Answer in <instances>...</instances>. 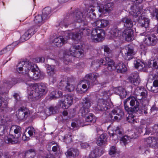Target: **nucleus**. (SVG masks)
I'll return each mask as SVG.
<instances>
[{"instance_id":"nucleus-1","label":"nucleus","mask_w":158,"mask_h":158,"mask_svg":"<svg viewBox=\"0 0 158 158\" xmlns=\"http://www.w3.org/2000/svg\"><path fill=\"white\" fill-rule=\"evenodd\" d=\"M73 32H66L64 35L55 38L52 44L54 46L60 47L67 42L69 39L78 42L83 35L90 36L92 41L95 42H99L104 39L105 33L103 30L100 28H94L92 31L87 28H76Z\"/></svg>"},{"instance_id":"nucleus-2","label":"nucleus","mask_w":158,"mask_h":158,"mask_svg":"<svg viewBox=\"0 0 158 158\" xmlns=\"http://www.w3.org/2000/svg\"><path fill=\"white\" fill-rule=\"evenodd\" d=\"M94 11V9L91 7L84 10L83 12L80 10H76L70 14L68 18L67 16L64 20L61 21L59 26L62 28L66 27L69 24L75 22L81 23L82 25H86L87 24L86 19L92 21L95 19L96 15Z\"/></svg>"},{"instance_id":"nucleus-3","label":"nucleus","mask_w":158,"mask_h":158,"mask_svg":"<svg viewBox=\"0 0 158 158\" xmlns=\"http://www.w3.org/2000/svg\"><path fill=\"white\" fill-rule=\"evenodd\" d=\"M36 65L28 61L19 62L16 67L17 70L19 73L25 74L28 81L36 80L39 78L40 73L35 70Z\"/></svg>"},{"instance_id":"nucleus-4","label":"nucleus","mask_w":158,"mask_h":158,"mask_svg":"<svg viewBox=\"0 0 158 158\" xmlns=\"http://www.w3.org/2000/svg\"><path fill=\"white\" fill-rule=\"evenodd\" d=\"M47 91L45 83L31 84L29 85L27 89L28 99L31 102L35 101L39 97L46 94Z\"/></svg>"},{"instance_id":"nucleus-5","label":"nucleus","mask_w":158,"mask_h":158,"mask_svg":"<svg viewBox=\"0 0 158 158\" xmlns=\"http://www.w3.org/2000/svg\"><path fill=\"white\" fill-rule=\"evenodd\" d=\"M42 15H38L35 16L34 22L35 25L28 29L20 37V41L23 42L28 40L36 32L39 28L47 19H44Z\"/></svg>"},{"instance_id":"nucleus-6","label":"nucleus","mask_w":158,"mask_h":158,"mask_svg":"<svg viewBox=\"0 0 158 158\" xmlns=\"http://www.w3.org/2000/svg\"><path fill=\"white\" fill-rule=\"evenodd\" d=\"M111 95L110 90L104 91L100 94L101 98L98 99L97 105L94 106L95 109L97 111L106 110L110 107V104L106 99Z\"/></svg>"},{"instance_id":"nucleus-7","label":"nucleus","mask_w":158,"mask_h":158,"mask_svg":"<svg viewBox=\"0 0 158 158\" xmlns=\"http://www.w3.org/2000/svg\"><path fill=\"white\" fill-rule=\"evenodd\" d=\"M84 51L82 49V46L79 45H76L71 47L70 49L68 55H64L63 58V61L66 64H68L71 62L70 59V56H71L77 58L79 57L82 55H83Z\"/></svg>"},{"instance_id":"nucleus-8","label":"nucleus","mask_w":158,"mask_h":158,"mask_svg":"<svg viewBox=\"0 0 158 158\" xmlns=\"http://www.w3.org/2000/svg\"><path fill=\"white\" fill-rule=\"evenodd\" d=\"M139 103L137 99L129 97L124 101V105L125 110L129 112L135 113L139 110Z\"/></svg>"},{"instance_id":"nucleus-9","label":"nucleus","mask_w":158,"mask_h":158,"mask_svg":"<svg viewBox=\"0 0 158 158\" xmlns=\"http://www.w3.org/2000/svg\"><path fill=\"white\" fill-rule=\"evenodd\" d=\"M124 115V113L120 107H117L110 112L107 116L110 121L119 120Z\"/></svg>"},{"instance_id":"nucleus-10","label":"nucleus","mask_w":158,"mask_h":158,"mask_svg":"<svg viewBox=\"0 0 158 158\" xmlns=\"http://www.w3.org/2000/svg\"><path fill=\"white\" fill-rule=\"evenodd\" d=\"M120 52L123 57L127 60L132 59V56L135 54L133 47L131 45H128L125 48L122 49Z\"/></svg>"},{"instance_id":"nucleus-11","label":"nucleus","mask_w":158,"mask_h":158,"mask_svg":"<svg viewBox=\"0 0 158 158\" xmlns=\"http://www.w3.org/2000/svg\"><path fill=\"white\" fill-rule=\"evenodd\" d=\"M83 101L82 106L79 110V113L82 116H85L90 111L89 108L91 106L92 102L87 98L83 99Z\"/></svg>"},{"instance_id":"nucleus-12","label":"nucleus","mask_w":158,"mask_h":158,"mask_svg":"<svg viewBox=\"0 0 158 158\" xmlns=\"http://www.w3.org/2000/svg\"><path fill=\"white\" fill-rule=\"evenodd\" d=\"M106 62L104 64L105 65L104 69L102 71L103 73L105 74H107L108 72L106 69L110 71H112L115 70L116 64L113 60L110 59L108 57H106Z\"/></svg>"},{"instance_id":"nucleus-13","label":"nucleus","mask_w":158,"mask_h":158,"mask_svg":"<svg viewBox=\"0 0 158 158\" xmlns=\"http://www.w3.org/2000/svg\"><path fill=\"white\" fill-rule=\"evenodd\" d=\"M29 113V110L26 107H20L16 111V115L18 119L19 120L25 119L28 116Z\"/></svg>"},{"instance_id":"nucleus-14","label":"nucleus","mask_w":158,"mask_h":158,"mask_svg":"<svg viewBox=\"0 0 158 158\" xmlns=\"http://www.w3.org/2000/svg\"><path fill=\"white\" fill-rule=\"evenodd\" d=\"M157 41V38L155 35L150 34L146 36L144 42L147 45L154 46L156 44Z\"/></svg>"},{"instance_id":"nucleus-15","label":"nucleus","mask_w":158,"mask_h":158,"mask_svg":"<svg viewBox=\"0 0 158 158\" xmlns=\"http://www.w3.org/2000/svg\"><path fill=\"white\" fill-rule=\"evenodd\" d=\"M65 81L61 80L58 83V85L60 87L59 88L61 89H63L65 85H67L65 87L66 90L69 92L73 91L75 89L74 85L69 83L68 81H67L66 78H65Z\"/></svg>"},{"instance_id":"nucleus-16","label":"nucleus","mask_w":158,"mask_h":158,"mask_svg":"<svg viewBox=\"0 0 158 158\" xmlns=\"http://www.w3.org/2000/svg\"><path fill=\"white\" fill-rule=\"evenodd\" d=\"M73 95L68 94L64 101H60V106L64 109L68 108L73 103Z\"/></svg>"},{"instance_id":"nucleus-17","label":"nucleus","mask_w":158,"mask_h":158,"mask_svg":"<svg viewBox=\"0 0 158 158\" xmlns=\"http://www.w3.org/2000/svg\"><path fill=\"white\" fill-rule=\"evenodd\" d=\"M104 153L103 150L100 148H96L91 152L89 156L85 158H97L101 156Z\"/></svg>"},{"instance_id":"nucleus-18","label":"nucleus","mask_w":158,"mask_h":158,"mask_svg":"<svg viewBox=\"0 0 158 158\" xmlns=\"http://www.w3.org/2000/svg\"><path fill=\"white\" fill-rule=\"evenodd\" d=\"M128 80L132 84L135 86L138 85L140 82L139 74L137 72L132 73L128 77Z\"/></svg>"},{"instance_id":"nucleus-19","label":"nucleus","mask_w":158,"mask_h":158,"mask_svg":"<svg viewBox=\"0 0 158 158\" xmlns=\"http://www.w3.org/2000/svg\"><path fill=\"white\" fill-rule=\"evenodd\" d=\"M149 77L152 80H154L153 83V86L151 87V90L154 92H156L154 88L158 87V74L150 72Z\"/></svg>"},{"instance_id":"nucleus-20","label":"nucleus","mask_w":158,"mask_h":158,"mask_svg":"<svg viewBox=\"0 0 158 158\" xmlns=\"http://www.w3.org/2000/svg\"><path fill=\"white\" fill-rule=\"evenodd\" d=\"M114 7V4L113 2L108 3L104 6L100 7L98 11L102 13H105V12H110L113 10Z\"/></svg>"},{"instance_id":"nucleus-21","label":"nucleus","mask_w":158,"mask_h":158,"mask_svg":"<svg viewBox=\"0 0 158 158\" xmlns=\"http://www.w3.org/2000/svg\"><path fill=\"white\" fill-rule=\"evenodd\" d=\"M122 35L125 38L126 40H132L134 36L133 31L131 28L125 29L123 31Z\"/></svg>"},{"instance_id":"nucleus-22","label":"nucleus","mask_w":158,"mask_h":158,"mask_svg":"<svg viewBox=\"0 0 158 158\" xmlns=\"http://www.w3.org/2000/svg\"><path fill=\"white\" fill-rule=\"evenodd\" d=\"M35 131L32 127H29L26 130L23 136L22 139L24 141H27L29 139V137L32 136L35 134Z\"/></svg>"},{"instance_id":"nucleus-23","label":"nucleus","mask_w":158,"mask_h":158,"mask_svg":"<svg viewBox=\"0 0 158 158\" xmlns=\"http://www.w3.org/2000/svg\"><path fill=\"white\" fill-rule=\"evenodd\" d=\"M56 72V70L53 65L51 66L48 64L47 65V72L48 75L50 76V81L52 82H54L56 81V78L53 77Z\"/></svg>"},{"instance_id":"nucleus-24","label":"nucleus","mask_w":158,"mask_h":158,"mask_svg":"<svg viewBox=\"0 0 158 158\" xmlns=\"http://www.w3.org/2000/svg\"><path fill=\"white\" fill-rule=\"evenodd\" d=\"M99 76L98 74L92 73L86 74L85 77L86 79L89 80L90 82L94 83L93 84H94L97 83V79Z\"/></svg>"},{"instance_id":"nucleus-25","label":"nucleus","mask_w":158,"mask_h":158,"mask_svg":"<svg viewBox=\"0 0 158 158\" xmlns=\"http://www.w3.org/2000/svg\"><path fill=\"white\" fill-rule=\"evenodd\" d=\"M85 83H86L88 85V88L89 87V82L87 80H83L79 82L80 84H82V88L83 89L81 88L80 89H79L78 88L76 89L79 92V93L81 94H82L84 93L85 92L87 91L88 89V88L87 87V85Z\"/></svg>"},{"instance_id":"nucleus-26","label":"nucleus","mask_w":158,"mask_h":158,"mask_svg":"<svg viewBox=\"0 0 158 158\" xmlns=\"http://www.w3.org/2000/svg\"><path fill=\"white\" fill-rule=\"evenodd\" d=\"M121 22L123 23L124 26L128 28H131L133 26V23L130 18L125 17L121 19Z\"/></svg>"},{"instance_id":"nucleus-27","label":"nucleus","mask_w":158,"mask_h":158,"mask_svg":"<svg viewBox=\"0 0 158 158\" xmlns=\"http://www.w3.org/2000/svg\"><path fill=\"white\" fill-rule=\"evenodd\" d=\"M123 31L121 29L117 28L112 29L110 31V33L111 35V37L113 38H119L122 35Z\"/></svg>"},{"instance_id":"nucleus-28","label":"nucleus","mask_w":158,"mask_h":158,"mask_svg":"<svg viewBox=\"0 0 158 158\" xmlns=\"http://www.w3.org/2000/svg\"><path fill=\"white\" fill-rule=\"evenodd\" d=\"M114 93L118 94L122 98L126 97L127 93L126 90L121 87H116L114 88Z\"/></svg>"},{"instance_id":"nucleus-29","label":"nucleus","mask_w":158,"mask_h":158,"mask_svg":"<svg viewBox=\"0 0 158 158\" xmlns=\"http://www.w3.org/2000/svg\"><path fill=\"white\" fill-rule=\"evenodd\" d=\"M116 69L118 73H123L127 70L126 65L122 62H119L116 64L115 66Z\"/></svg>"},{"instance_id":"nucleus-30","label":"nucleus","mask_w":158,"mask_h":158,"mask_svg":"<svg viewBox=\"0 0 158 158\" xmlns=\"http://www.w3.org/2000/svg\"><path fill=\"white\" fill-rule=\"evenodd\" d=\"M151 133H152L151 135H152L153 133L154 134H156V135H158V125H155L153 127L146 128V132L144 135H149Z\"/></svg>"},{"instance_id":"nucleus-31","label":"nucleus","mask_w":158,"mask_h":158,"mask_svg":"<svg viewBox=\"0 0 158 158\" xmlns=\"http://www.w3.org/2000/svg\"><path fill=\"white\" fill-rule=\"evenodd\" d=\"M109 23V21L107 20L99 19L96 21L95 24L98 27L104 28L107 26Z\"/></svg>"},{"instance_id":"nucleus-32","label":"nucleus","mask_w":158,"mask_h":158,"mask_svg":"<svg viewBox=\"0 0 158 158\" xmlns=\"http://www.w3.org/2000/svg\"><path fill=\"white\" fill-rule=\"evenodd\" d=\"M139 22L142 27H144L146 28L149 26L150 20L147 18L141 17V19H139Z\"/></svg>"},{"instance_id":"nucleus-33","label":"nucleus","mask_w":158,"mask_h":158,"mask_svg":"<svg viewBox=\"0 0 158 158\" xmlns=\"http://www.w3.org/2000/svg\"><path fill=\"white\" fill-rule=\"evenodd\" d=\"M105 60L103 59H101L100 60H97L93 61L91 63V66L94 69H97L100 65H102Z\"/></svg>"},{"instance_id":"nucleus-34","label":"nucleus","mask_w":158,"mask_h":158,"mask_svg":"<svg viewBox=\"0 0 158 158\" xmlns=\"http://www.w3.org/2000/svg\"><path fill=\"white\" fill-rule=\"evenodd\" d=\"M107 138L104 134H102L98 138L97 141V144L101 146L105 143L106 141Z\"/></svg>"},{"instance_id":"nucleus-35","label":"nucleus","mask_w":158,"mask_h":158,"mask_svg":"<svg viewBox=\"0 0 158 158\" xmlns=\"http://www.w3.org/2000/svg\"><path fill=\"white\" fill-rule=\"evenodd\" d=\"M51 12V8L49 7H47L44 8L43 10L42 15L44 17V19H48L50 16Z\"/></svg>"},{"instance_id":"nucleus-36","label":"nucleus","mask_w":158,"mask_h":158,"mask_svg":"<svg viewBox=\"0 0 158 158\" xmlns=\"http://www.w3.org/2000/svg\"><path fill=\"white\" fill-rule=\"evenodd\" d=\"M12 128V127L9 130V128L8 127H5L2 124H0V136L6 133L8 134V131L11 132V131H13Z\"/></svg>"},{"instance_id":"nucleus-37","label":"nucleus","mask_w":158,"mask_h":158,"mask_svg":"<svg viewBox=\"0 0 158 158\" xmlns=\"http://www.w3.org/2000/svg\"><path fill=\"white\" fill-rule=\"evenodd\" d=\"M135 66L139 70H141L145 67V64L139 60H138L134 62Z\"/></svg>"},{"instance_id":"nucleus-38","label":"nucleus","mask_w":158,"mask_h":158,"mask_svg":"<svg viewBox=\"0 0 158 158\" xmlns=\"http://www.w3.org/2000/svg\"><path fill=\"white\" fill-rule=\"evenodd\" d=\"M13 45L10 44L7 46L5 48L0 51V55L6 53V52H9L10 53L13 50Z\"/></svg>"},{"instance_id":"nucleus-39","label":"nucleus","mask_w":158,"mask_h":158,"mask_svg":"<svg viewBox=\"0 0 158 158\" xmlns=\"http://www.w3.org/2000/svg\"><path fill=\"white\" fill-rule=\"evenodd\" d=\"M35 155V152L34 149H31L27 151L25 153V158H33Z\"/></svg>"},{"instance_id":"nucleus-40","label":"nucleus","mask_w":158,"mask_h":158,"mask_svg":"<svg viewBox=\"0 0 158 158\" xmlns=\"http://www.w3.org/2000/svg\"><path fill=\"white\" fill-rule=\"evenodd\" d=\"M15 138V137L13 135H10V133L9 135L7 136H6L4 138L5 142L7 143H13L14 141L13 139Z\"/></svg>"},{"instance_id":"nucleus-41","label":"nucleus","mask_w":158,"mask_h":158,"mask_svg":"<svg viewBox=\"0 0 158 158\" xmlns=\"http://www.w3.org/2000/svg\"><path fill=\"white\" fill-rule=\"evenodd\" d=\"M134 8L135 6H131L130 13L133 16L136 17L139 15V14L141 13V12L140 10H134Z\"/></svg>"},{"instance_id":"nucleus-42","label":"nucleus","mask_w":158,"mask_h":158,"mask_svg":"<svg viewBox=\"0 0 158 158\" xmlns=\"http://www.w3.org/2000/svg\"><path fill=\"white\" fill-rule=\"evenodd\" d=\"M152 66L153 70V72H152L153 73H155L154 72H156L158 74V59H154L153 61Z\"/></svg>"},{"instance_id":"nucleus-43","label":"nucleus","mask_w":158,"mask_h":158,"mask_svg":"<svg viewBox=\"0 0 158 158\" xmlns=\"http://www.w3.org/2000/svg\"><path fill=\"white\" fill-rule=\"evenodd\" d=\"M11 80V81L5 80H4L3 83L4 84H7V85L9 86H11L17 83V81L16 79L13 78Z\"/></svg>"},{"instance_id":"nucleus-44","label":"nucleus","mask_w":158,"mask_h":158,"mask_svg":"<svg viewBox=\"0 0 158 158\" xmlns=\"http://www.w3.org/2000/svg\"><path fill=\"white\" fill-rule=\"evenodd\" d=\"M105 52V55L106 57H112V51L107 46H105L104 48Z\"/></svg>"},{"instance_id":"nucleus-45","label":"nucleus","mask_w":158,"mask_h":158,"mask_svg":"<svg viewBox=\"0 0 158 158\" xmlns=\"http://www.w3.org/2000/svg\"><path fill=\"white\" fill-rule=\"evenodd\" d=\"M64 140L67 143L71 142L72 141L71 134L69 133L65 135L64 137Z\"/></svg>"},{"instance_id":"nucleus-46","label":"nucleus","mask_w":158,"mask_h":158,"mask_svg":"<svg viewBox=\"0 0 158 158\" xmlns=\"http://www.w3.org/2000/svg\"><path fill=\"white\" fill-rule=\"evenodd\" d=\"M85 119L86 121L87 122H92L94 123H95L96 121L95 116L93 114H90L89 116L87 117Z\"/></svg>"},{"instance_id":"nucleus-47","label":"nucleus","mask_w":158,"mask_h":158,"mask_svg":"<svg viewBox=\"0 0 158 158\" xmlns=\"http://www.w3.org/2000/svg\"><path fill=\"white\" fill-rule=\"evenodd\" d=\"M127 113L129 114L127 118V120L129 123H134L135 121V116L131 114L132 112Z\"/></svg>"},{"instance_id":"nucleus-48","label":"nucleus","mask_w":158,"mask_h":158,"mask_svg":"<svg viewBox=\"0 0 158 158\" xmlns=\"http://www.w3.org/2000/svg\"><path fill=\"white\" fill-rule=\"evenodd\" d=\"M131 138L127 135H125L121 139V141L123 142L124 145H126L128 143L130 142Z\"/></svg>"},{"instance_id":"nucleus-49","label":"nucleus","mask_w":158,"mask_h":158,"mask_svg":"<svg viewBox=\"0 0 158 158\" xmlns=\"http://www.w3.org/2000/svg\"><path fill=\"white\" fill-rule=\"evenodd\" d=\"M149 11L151 15L153 17L155 16L158 20V9L154 8L152 10V8H150Z\"/></svg>"},{"instance_id":"nucleus-50","label":"nucleus","mask_w":158,"mask_h":158,"mask_svg":"<svg viewBox=\"0 0 158 158\" xmlns=\"http://www.w3.org/2000/svg\"><path fill=\"white\" fill-rule=\"evenodd\" d=\"M144 89V88L143 87H138L136 88L134 93L136 97H139V94H140Z\"/></svg>"},{"instance_id":"nucleus-51","label":"nucleus","mask_w":158,"mask_h":158,"mask_svg":"<svg viewBox=\"0 0 158 158\" xmlns=\"http://www.w3.org/2000/svg\"><path fill=\"white\" fill-rule=\"evenodd\" d=\"M147 91L144 89L143 90V91L141 92V93L140 94V95H139L140 96H141V98H139L138 97H136V98L140 100L142 99V98H146L147 97Z\"/></svg>"},{"instance_id":"nucleus-52","label":"nucleus","mask_w":158,"mask_h":158,"mask_svg":"<svg viewBox=\"0 0 158 158\" xmlns=\"http://www.w3.org/2000/svg\"><path fill=\"white\" fill-rule=\"evenodd\" d=\"M152 147L154 148H158V138H156L155 137H153Z\"/></svg>"},{"instance_id":"nucleus-53","label":"nucleus","mask_w":158,"mask_h":158,"mask_svg":"<svg viewBox=\"0 0 158 158\" xmlns=\"http://www.w3.org/2000/svg\"><path fill=\"white\" fill-rule=\"evenodd\" d=\"M117 149L115 146H113L110 148L109 151V154L110 155H114L116 152Z\"/></svg>"},{"instance_id":"nucleus-54","label":"nucleus","mask_w":158,"mask_h":158,"mask_svg":"<svg viewBox=\"0 0 158 158\" xmlns=\"http://www.w3.org/2000/svg\"><path fill=\"white\" fill-rule=\"evenodd\" d=\"M56 107H53V106H50L48 109V110L49 111L48 115H50L52 114H54L56 112Z\"/></svg>"},{"instance_id":"nucleus-55","label":"nucleus","mask_w":158,"mask_h":158,"mask_svg":"<svg viewBox=\"0 0 158 158\" xmlns=\"http://www.w3.org/2000/svg\"><path fill=\"white\" fill-rule=\"evenodd\" d=\"M153 137H149L146 140V142L148 145L150 147H151L152 141L153 140Z\"/></svg>"},{"instance_id":"nucleus-56","label":"nucleus","mask_w":158,"mask_h":158,"mask_svg":"<svg viewBox=\"0 0 158 158\" xmlns=\"http://www.w3.org/2000/svg\"><path fill=\"white\" fill-rule=\"evenodd\" d=\"M15 128L14 129V131L15 134H21V127L19 126H15Z\"/></svg>"},{"instance_id":"nucleus-57","label":"nucleus","mask_w":158,"mask_h":158,"mask_svg":"<svg viewBox=\"0 0 158 158\" xmlns=\"http://www.w3.org/2000/svg\"><path fill=\"white\" fill-rule=\"evenodd\" d=\"M72 153L73 154V156H78L79 154L78 150L77 149L71 148Z\"/></svg>"},{"instance_id":"nucleus-58","label":"nucleus","mask_w":158,"mask_h":158,"mask_svg":"<svg viewBox=\"0 0 158 158\" xmlns=\"http://www.w3.org/2000/svg\"><path fill=\"white\" fill-rule=\"evenodd\" d=\"M56 94H55L54 96L55 98H59L63 94L61 91H56Z\"/></svg>"},{"instance_id":"nucleus-59","label":"nucleus","mask_w":158,"mask_h":158,"mask_svg":"<svg viewBox=\"0 0 158 158\" xmlns=\"http://www.w3.org/2000/svg\"><path fill=\"white\" fill-rule=\"evenodd\" d=\"M11 156L7 153H5L4 155L2 153H0V158H11Z\"/></svg>"},{"instance_id":"nucleus-60","label":"nucleus","mask_w":158,"mask_h":158,"mask_svg":"<svg viewBox=\"0 0 158 158\" xmlns=\"http://www.w3.org/2000/svg\"><path fill=\"white\" fill-rule=\"evenodd\" d=\"M65 154L67 156H73V154L71 148L69 149L65 153Z\"/></svg>"},{"instance_id":"nucleus-61","label":"nucleus","mask_w":158,"mask_h":158,"mask_svg":"<svg viewBox=\"0 0 158 158\" xmlns=\"http://www.w3.org/2000/svg\"><path fill=\"white\" fill-rule=\"evenodd\" d=\"M71 127L73 128L74 130H77L79 128V125L76 124L75 122H73L71 123Z\"/></svg>"},{"instance_id":"nucleus-62","label":"nucleus","mask_w":158,"mask_h":158,"mask_svg":"<svg viewBox=\"0 0 158 158\" xmlns=\"http://www.w3.org/2000/svg\"><path fill=\"white\" fill-rule=\"evenodd\" d=\"M35 61L36 62H44L45 59L44 57H37L35 59Z\"/></svg>"},{"instance_id":"nucleus-63","label":"nucleus","mask_w":158,"mask_h":158,"mask_svg":"<svg viewBox=\"0 0 158 158\" xmlns=\"http://www.w3.org/2000/svg\"><path fill=\"white\" fill-rule=\"evenodd\" d=\"M81 145L82 148H86L89 147V145L86 143H82Z\"/></svg>"},{"instance_id":"nucleus-64","label":"nucleus","mask_w":158,"mask_h":158,"mask_svg":"<svg viewBox=\"0 0 158 158\" xmlns=\"http://www.w3.org/2000/svg\"><path fill=\"white\" fill-rule=\"evenodd\" d=\"M56 91H53L51 93L50 95V98L51 99H55V98H54V96L55 94L56 93Z\"/></svg>"}]
</instances>
